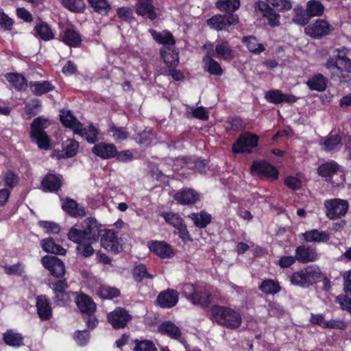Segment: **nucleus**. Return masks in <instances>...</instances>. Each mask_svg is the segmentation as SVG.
Wrapping results in <instances>:
<instances>
[{"instance_id":"nucleus-39","label":"nucleus","mask_w":351,"mask_h":351,"mask_svg":"<svg viewBox=\"0 0 351 351\" xmlns=\"http://www.w3.org/2000/svg\"><path fill=\"white\" fill-rule=\"evenodd\" d=\"M5 78L18 90H25L29 86L26 78L20 73H9L5 75Z\"/></svg>"},{"instance_id":"nucleus-21","label":"nucleus","mask_w":351,"mask_h":351,"mask_svg":"<svg viewBox=\"0 0 351 351\" xmlns=\"http://www.w3.org/2000/svg\"><path fill=\"white\" fill-rule=\"evenodd\" d=\"M36 300V307L39 318L42 321L49 320L53 316V311L49 298L46 295H40Z\"/></svg>"},{"instance_id":"nucleus-19","label":"nucleus","mask_w":351,"mask_h":351,"mask_svg":"<svg viewBox=\"0 0 351 351\" xmlns=\"http://www.w3.org/2000/svg\"><path fill=\"white\" fill-rule=\"evenodd\" d=\"M256 8L262 13L263 17L267 19L270 26L276 27L280 25V14L276 12V10L273 6L269 5V3L258 1L256 3Z\"/></svg>"},{"instance_id":"nucleus-9","label":"nucleus","mask_w":351,"mask_h":351,"mask_svg":"<svg viewBox=\"0 0 351 351\" xmlns=\"http://www.w3.org/2000/svg\"><path fill=\"white\" fill-rule=\"evenodd\" d=\"M250 169L252 174H256L262 179L276 180L279 176L278 169L264 160L254 161L251 165Z\"/></svg>"},{"instance_id":"nucleus-5","label":"nucleus","mask_w":351,"mask_h":351,"mask_svg":"<svg viewBox=\"0 0 351 351\" xmlns=\"http://www.w3.org/2000/svg\"><path fill=\"white\" fill-rule=\"evenodd\" d=\"M335 27L325 19H316L309 23L305 28L306 35L314 39H322L332 34Z\"/></svg>"},{"instance_id":"nucleus-46","label":"nucleus","mask_w":351,"mask_h":351,"mask_svg":"<svg viewBox=\"0 0 351 351\" xmlns=\"http://www.w3.org/2000/svg\"><path fill=\"white\" fill-rule=\"evenodd\" d=\"M240 5V0H217L215 3L216 8L227 14H234L239 8Z\"/></svg>"},{"instance_id":"nucleus-4","label":"nucleus","mask_w":351,"mask_h":351,"mask_svg":"<svg viewBox=\"0 0 351 351\" xmlns=\"http://www.w3.org/2000/svg\"><path fill=\"white\" fill-rule=\"evenodd\" d=\"M259 136L254 133L246 132L241 134L234 141L232 146V152L234 154H250L252 150L250 148L258 147Z\"/></svg>"},{"instance_id":"nucleus-25","label":"nucleus","mask_w":351,"mask_h":351,"mask_svg":"<svg viewBox=\"0 0 351 351\" xmlns=\"http://www.w3.org/2000/svg\"><path fill=\"white\" fill-rule=\"evenodd\" d=\"M160 53L161 58L168 69L178 66L179 64V53L174 47L173 48L169 46L163 47L161 48Z\"/></svg>"},{"instance_id":"nucleus-50","label":"nucleus","mask_w":351,"mask_h":351,"mask_svg":"<svg viewBox=\"0 0 351 351\" xmlns=\"http://www.w3.org/2000/svg\"><path fill=\"white\" fill-rule=\"evenodd\" d=\"M135 344L133 351H158L154 343L152 340L136 339L134 340Z\"/></svg>"},{"instance_id":"nucleus-14","label":"nucleus","mask_w":351,"mask_h":351,"mask_svg":"<svg viewBox=\"0 0 351 351\" xmlns=\"http://www.w3.org/2000/svg\"><path fill=\"white\" fill-rule=\"evenodd\" d=\"M100 237L101 246L107 251L117 254L122 250V245L119 241L117 234L113 230H105Z\"/></svg>"},{"instance_id":"nucleus-41","label":"nucleus","mask_w":351,"mask_h":351,"mask_svg":"<svg viewBox=\"0 0 351 351\" xmlns=\"http://www.w3.org/2000/svg\"><path fill=\"white\" fill-rule=\"evenodd\" d=\"M41 247L45 252L53 254L64 255L66 252L60 245L57 244L51 237L43 239Z\"/></svg>"},{"instance_id":"nucleus-23","label":"nucleus","mask_w":351,"mask_h":351,"mask_svg":"<svg viewBox=\"0 0 351 351\" xmlns=\"http://www.w3.org/2000/svg\"><path fill=\"white\" fill-rule=\"evenodd\" d=\"M93 154L103 160H108L115 157L117 147L113 143L100 142L94 145L91 149Z\"/></svg>"},{"instance_id":"nucleus-11","label":"nucleus","mask_w":351,"mask_h":351,"mask_svg":"<svg viewBox=\"0 0 351 351\" xmlns=\"http://www.w3.org/2000/svg\"><path fill=\"white\" fill-rule=\"evenodd\" d=\"M132 317L124 308L117 307L107 315L108 322L115 330L122 329L127 326Z\"/></svg>"},{"instance_id":"nucleus-34","label":"nucleus","mask_w":351,"mask_h":351,"mask_svg":"<svg viewBox=\"0 0 351 351\" xmlns=\"http://www.w3.org/2000/svg\"><path fill=\"white\" fill-rule=\"evenodd\" d=\"M67 235L70 241L77 245L88 241L87 232L82 228V224H75L69 229Z\"/></svg>"},{"instance_id":"nucleus-52","label":"nucleus","mask_w":351,"mask_h":351,"mask_svg":"<svg viewBox=\"0 0 351 351\" xmlns=\"http://www.w3.org/2000/svg\"><path fill=\"white\" fill-rule=\"evenodd\" d=\"M120 291L114 287H101L98 291L99 296L104 300H112L120 295Z\"/></svg>"},{"instance_id":"nucleus-57","label":"nucleus","mask_w":351,"mask_h":351,"mask_svg":"<svg viewBox=\"0 0 351 351\" xmlns=\"http://www.w3.org/2000/svg\"><path fill=\"white\" fill-rule=\"evenodd\" d=\"M268 3L278 12H285L290 10L293 6L291 0H268Z\"/></svg>"},{"instance_id":"nucleus-44","label":"nucleus","mask_w":351,"mask_h":351,"mask_svg":"<svg viewBox=\"0 0 351 351\" xmlns=\"http://www.w3.org/2000/svg\"><path fill=\"white\" fill-rule=\"evenodd\" d=\"M293 13L292 21L293 23L301 26L308 25L311 17L306 8L304 9L302 6L297 5L293 8Z\"/></svg>"},{"instance_id":"nucleus-53","label":"nucleus","mask_w":351,"mask_h":351,"mask_svg":"<svg viewBox=\"0 0 351 351\" xmlns=\"http://www.w3.org/2000/svg\"><path fill=\"white\" fill-rule=\"evenodd\" d=\"M109 132L112 133V136L117 141H124L129 136V133L125 128L117 127L114 123L110 124Z\"/></svg>"},{"instance_id":"nucleus-63","label":"nucleus","mask_w":351,"mask_h":351,"mask_svg":"<svg viewBox=\"0 0 351 351\" xmlns=\"http://www.w3.org/2000/svg\"><path fill=\"white\" fill-rule=\"evenodd\" d=\"M38 226L44 228L46 230V232L49 234H58L60 231V226L53 221H39Z\"/></svg>"},{"instance_id":"nucleus-55","label":"nucleus","mask_w":351,"mask_h":351,"mask_svg":"<svg viewBox=\"0 0 351 351\" xmlns=\"http://www.w3.org/2000/svg\"><path fill=\"white\" fill-rule=\"evenodd\" d=\"M85 134H79L80 136L84 138L86 141L90 144H95L99 141V131L98 128L90 124L88 128H86Z\"/></svg>"},{"instance_id":"nucleus-18","label":"nucleus","mask_w":351,"mask_h":351,"mask_svg":"<svg viewBox=\"0 0 351 351\" xmlns=\"http://www.w3.org/2000/svg\"><path fill=\"white\" fill-rule=\"evenodd\" d=\"M147 247L150 252L162 259L171 258L174 256L171 246L164 241H151L148 242Z\"/></svg>"},{"instance_id":"nucleus-47","label":"nucleus","mask_w":351,"mask_h":351,"mask_svg":"<svg viewBox=\"0 0 351 351\" xmlns=\"http://www.w3.org/2000/svg\"><path fill=\"white\" fill-rule=\"evenodd\" d=\"M23 337L20 333L14 332L12 330H8L3 333V340L4 343L12 347H20L23 343Z\"/></svg>"},{"instance_id":"nucleus-49","label":"nucleus","mask_w":351,"mask_h":351,"mask_svg":"<svg viewBox=\"0 0 351 351\" xmlns=\"http://www.w3.org/2000/svg\"><path fill=\"white\" fill-rule=\"evenodd\" d=\"M306 10L311 17L321 16L324 12V6L318 0H309L306 3Z\"/></svg>"},{"instance_id":"nucleus-64","label":"nucleus","mask_w":351,"mask_h":351,"mask_svg":"<svg viewBox=\"0 0 351 351\" xmlns=\"http://www.w3.org/2000/svg\"><path fill=\"white\" fill-rule=\"evenodd\" d=\"M74 339L78 346H84L89 341L90 333L87 330H77L75 332Z\"/></svg>"},{"instance_id":"nucleus-2","label":"nucleus","mask_w":351,"mask_h":351,"mask_svg":"<svg viewBox=\"0 0 351 351\" xmlns=\"http://www.w3.org/2000/svg\"><path fill=\"white\" fill-rule=\"evenodd\" d=\"M289 278L291 285L301 288H308L320 281L322 272L319 267L308 265L293 272Z\"/></svg>"},{"instance_id":"nucleus-43","label":"nucleus","mask_w":351,"mask_h":351,"mask_svg":"<svg viewBox=\"0 0 351 351\" xmlns=\"http://www.w3.org/2000/svg\"><path fill=\"white\" fill-rule=\"evenodd\" d=\"M190 218L193 221L194 225L199 228H205L211 223L212 216L206 210H202L199 213H193Z\"/></svg>"},{"instance_id":"nucleus-36","label":"nucleus","mask_w":351,"mask_h":351,"mask_svg":"<svg viewBox=\"0 0 351 351\" xmlns=\"http://www.w3.org/2000/svg\"><path fill=\"white\" fill-rule=\"evenodd\" d=\"M303 239L306 242L321 243L327 242L330 239V235L326 231H319L317 229L306 231L302 233Z\"/></svg>"},{"instance_id":"nucleus-59","label":"nucleus","mask_w":351,"mask_h":351,"mask_svg":"<svg viewBox=\"0 0 351 351\" xmlns=\"http://www.w3.org/2000/svg\"><path fill=\"white\" fill-rule=\"evenodd\" d=\"M342 138L339 134H331V133L327 136L324 142L325 149L327 151H332L335 147L341 143Z\"/></svg>"},{"instance_id":"nucleus-56","label":"nucleus","mask_w":351,"mask_h":351,"mask_svg":"<svg viewBox=\"0 0 351 351\" xmlns=\"http://www.w3.org/2000/svg\"><path fill=\"white\" fill-rule=\"evenodd\" d=\"M284 93L278 89L270 90L265 93V99L274 104H279L283 103Z\"/></svg>"},{"instance_id":"nucleus-62","label":"nucleus","mask_w":351,"mask_h":351,"mask_svg":"<svg viewBox=\"0 0 351 351\" xmlns=\"http://www.w3.org/2000/svg\"><path fill=\"white\" fill-rule=\"evenodd\" d=\"M5 273L9 276H21L25 271V266L21 263L12 265H5L4 267Z\"/></svg>"},{"instance_id":"nucleus-32","label":"nucleus","mask_w":351,"mask_h":351,"mask_svg":"<svg viewBox=\"0 0 351 351\" xmlns=\"http://www.w3.org/2000/svg\"><path fill=\"white\" fill-rule=\"evenodd\" d=\"M82 37L80 33L73 28H66L63 32L61 41L71 47H78L82 43Z\"/></svg>"},{"instance_id":"nucleus-10","label":"nucleus","mask_w":351,"mask_h":351,"mask_svg":"<svg viewBox=\"0 0 351 351\" xmlns=\"http://www.w3.org/2000/svg\"><path fill=\"white\" fill-rule=\"evenodd\" d=\"M324 206L326 209V217L330 219H336L344 216L348 210V202L346 200L335 198L326 200Z\"/></svg>"},{"instance_id":"nucleus-37","label":"nucleus","mask_w":351,"mask_h":351,"mask_svg":"<svg viewBox=\"0 0 351 351\" xmlns=\"http://www.w3.org/2000/svg\"><path fill=\"white\" fill-rule=\"evenodd\" d=\"M29 86L33 95L36 96H41L55 89V86L51 84V82L47 80L37 82L32 81L29 83Z\"/></svg>"},{"instance_id":"nucleus-51","label":"nucleus","mask_w":351,"mask_h":351,"mask_svg":"<svg viewBox=\"0 0 351 351\" xmlns=\"http://www.w3.org/2000/svg\"><path fill=\"white\" fill-rule=\"evenodd\" d=\"M133 278L136 282H141L144 278L152 279L154 276L147 271L145 264L141 263L134 267Z\"/></svg>"},{"instance_id":"nucleus-13","label":"nucleus","mask_w":351,"mask_h":351,"mask_svg":"<svg viewBox=\"0 0 351 351\" xmlns=\"http://www.w3.org/2000/svg\"><path fill=\"white\" fill-rule=\"evenodd\" d=\"M60 121L65 128L71 129L74 134H86V128H83L82 123L73 115L70 110L60 111Z\"/></svg>"},{"instance_id":"nucleus-1","label":"nucleus","mask_w":351,"mask_h":351,"mask_svg":"<svg viewBox=\"0 0 351 351\" xmlns=\"http://www.w3.org/2000/svg\"><path fill=\"white\" fill-rule=\"evenodd\" d=\"M210 319L228 329H237L242 323L241 313L229 306L213 304L210 308Z\"/></svg>"},{"instance_id":"nucleus-40","label":"nucleus","mask_w":351,"mask_h":351,"mask_svg":"<svg viewBox=\"0 0 351 351\" xmlns=\"http://www.w3.org/2000/svg\"><path fill=\"white\" fill-rule=\"evenodd\" d=\"M242 43L254 54L258 55L266 49L263 44L258 43V39L254 36H243Z\"/></svg>"},{"instance_id":"nucleus-35","label":"nucleus","mask_w":351,"mask_h":351,"mask_svg":"<svg viewBox=\"0 0 351 351\" xmlns=\"http://www.w3.org/2000/svg\"><path fill=\"white\" fill-rule=\"evenodd\" d=\"M153 38L159 44H162L164 47L169 46L174 47L176 45V39L173 34L168 30L164 31L162 33L158 32L155 29H150Z\"/></svg>"},{"instance_id":"nucleus-61","label":"nucleus","mask_w":351,"mask_h":351,"mask_svg":"<svg viewBox=\"0 0 351 351\" xmlns=\"http://www.w3.org/2000/svg\"><path fill=\"white\" fill-rule=\"evenodd\" d=\"M175 228V234H178L179 237L182 239L184 243L193 241V239L191 238V236L189 234L187 230V227L184 221L180 223L179 224H176Z\"/></svg>"},{"instance_id":"nucleus-12","label":"nucleus","mask_w":351,"mask_h":351,"mask_svg":"<svg viewBox=\"0 0 351 351\" xmlns=\"http://www.w3.org/2000/svg\"><path fill=\"white\" fill-rule=\"evenodd\" d=\"M43 267L56 278H62L65 274V266L62 260L55 256L46 255L41 258Z\"/></svg>"},{"instance_id":"nucleus-42","label":"nucleus","mask_w":351,"mask_h":351,"mask_svg":"<svg viewBox=\"0 0 351 351\" xmlns=\"http://www.w3.org/2000/svg\"><path fill=\"white\" fill-rule=\"evenodd\" d=\"M341 55L330 56L324 64V66L330 71L331 78L335 77H340V75L343 72V69L339 65V60H340Z\"/></svg>"},{"instance_id":"nucleus-6","label":"nucleus","mask_w":351,"mask_h":351,"mask_svg":"<svg viewBox=\"0 0 351 351\" xmlns=\"http://www.w3.org/2000/svg\"><path fill=\"white\" fill-rule=\"evenodd\" d=\"M239 21V19L237 14L229 13L215 14L208 19L206 22L211 29L219 32L228 30L230 26L237 24Z\"/></svg>"},{"instance_id":"nucleus-54","label":"nucleus","mask_w":351,"mask_h":351,"mask_svg":"<svg viewBox=\"0 0 351 351\" xmlns=\"http://www.w3.org/2000/svg\"><path fill=\"white\" fill-rule=\"evenodd\" d=\"M42 104L40 100L38 99H33L31 101L25 105V112L27 119H31L35 117L38 113L39 109L41 108Z\"/></svg>"},{"instance_id":"nucleus-45","label":"nucleus","mask_w":351,"mask_h":351,"mask_svg":"<svg viewBox=\"0 0 351 351\" xmlns=\"http://www.w3.org/2000/svg\"><path fill=\"white\" fill-rule=\"evenodd\" d=\"M258 289L267 295H274L281 291V287L277 280H263L258 286Z\"/></svg>"},{"instance_id":"nucleus-31","label":"nucleus","mask_w":351,"mask_h":351,"mask_svg":"<svg viewBox=\"0 0 351 351\" xmlns=\"http://www.w3.org/2000/svg\"><path fill=\"white\" fill-rule=\"evenodd\" d=\"M216 58L230 61L234 58V51L228 40H222L215 46Z\"/></svg>"},{"instance_id":"nucleus-58","label":"nucleus","mask_w":351,"mask_h":351,"mask_svg":"<svg viewBox=\"0 0 351 351\" xmlns=\"http://www.w3.org/2000/svg\"><path fill=\"white\" fill-rule=\"evenodd\" d=\"M62 4L69 10L74 12H82L84 9L83 0H62Z\"/></svg>"},{"instance_id":"nucleus-20","label":"nucleus","mask_w":351,"mask_h":351,"mask_svg":"<svg viewBox=\"0 0 351 351\" xmlns=\"http://www.w3.org/2000/svg\"><path fill=\"white\" fill-rule=\"evenodd\" d=\"M31 34L36 38L45 42L50 41L55 38V32L50 25L39 19Z\"/></svg>"},{"instance_id":"nucleus-15","label":"nucleus","mask_w":351,"mask_h":351,"mask_svg":"<svg viewBox=\"0 0 351 351\" xmlns=\"http://www.w3.org/2000/svg\"><path fill=\"white\" fill-rule=\"evenodd\" d=\"M173 199L178 204L183 206L193 205L201 199V194L193 189L183 188L176 192Z\"/></svg>"},{"instance_id":"nucleus-29","label":"nucleus","mask_w":351,"mask_h":351,"mask_svg":"<svg viewBox=\"0 0 351 351\" xmlns=\"http://www.w3.org/2000/svg\"><path fill=\"white\" fill-rule=\"evenodd\" d=\"M340 165L335 160H330L319 165L317 169V174L322 178H331L337 174Z\"/></svg>"},{"instance_id":"nucleus-26","label":"nucleus","mask_w":351,"mask_h":351,"mask_svg":"<svg viewBox=\"0 0 351 351\" xmlns=\"http://www.w3.org/2000/svg\"><path fill=\"white\" fill-rule=\"evenodd\" d=\"M41 186L45 192L55 193L62 186L61 176L47 173L41 181Z\"/></svg>"},{"instance_id":"nucleus-28","label":"nucleus","mask_w":351,"mask_h":351,"mask_svg":"<svg viewBox=\"0 0 351 351\" xmlns=\"http://www.w3.org/2000/svg\"><path fill=\"white\" fill-rule=\"evenodd\" d=\"M317 254L315 250L311 247L300 245L295 249V257L296 261L302 263L315 261L317 259Z\"/></svg>"},{"instance_id":"nucleus-24","label":"nucleus","mask_w":351,"mask_h":351,"mask_svg":"<svg viewBox=\"0 0 351 351\" xmlns=\"http://www.w3.org/2000/svg\"><path fill=\"white\" fill-rule=\"evenodd\" d=\"M136 13L138 16L147 17L151 21L157 18L152 0H138L136 5Z\"/></svg>"},{"instance_id":"nucleus-8","label":"nucleus","mask_w":351,"mask_h":351,"mask_svg":"<svg viewBox=\"0 0 351 351\" xmlns=\"http://www.w3.org/2000/svg\"><path fill=\"white\" fill-rule=\"evenodd\" d=\"M158 332L162 335H166L171 339L176 340L182 343L186 350L189 349V344L186 338L183 336L180 328L171 321H165L158 326Z\"/></svg>"},{"instance_id":"nucleus-38","label":"nucleus","mask_w":351,"mask_h":351,"mask_svg":"<svg viewBox=\"0 0 351 351\" xmlns=\"http://www.w3.org/2000/svg\"><path fill=\"white\" fill-rule=\"evenodd\" d=\"M63 150L58 152V158H69L75 156L79 149V143L73 139L66 141L62 145Z\"/></svg>"},{"instance_id":"nucleus-27","label":"nucleus","mask_w":351,"mask_h":351,"mask_svg":"<svg viewBox=\"0 0 351 351\" xmlns=\"http://www.w3.org/2000/svg\"><path fill=\"white\" fill-rule=\"evenodd\" d=\"M76 305L82 313H94L96 311V304L89 295L81 293L76 298Z\"/></svg>"},{"instance_id":"nucleus-33","label":"nucleus","mask_w":351,"mask_h":351,"mask_svg":"<svg viewBox=\"0 0 351 351\" xmlns=\"http://www.w3.org/2000/svg\"><path fill=\"white\" fill-rule=\"evenodd\" d=\"M214 53L208 52L203 58V62L205 64L206 71L210 75L220 76L223 74V70L220 64L213 59Z\"/></svg>"},{"instance_id":"nucleus-30","label":"nucleus","mask_w":351,"mask_h":351,"mask_svg":"<svg viewBox=\"0 0 351 351\" xmlns=\"http://www.w3.org/2000/svg\"><path fill=\"white\" fill-rule=\"evenodd\" d=\"M306 84L311 90L323 92L327 88L328 79L321 73H316L306 81Z\"/></svg>"},{"instance_id":"nucleus-3","label":"nucleus","mask_w":351,"mask_h":351,"mask_svg":"<svg viewBox=\"0 0 351 351\" xmlns=\"http://www.w3.org/2000/svg\"><path fill=\"white\" fill-rule=\"evenodd\" d=\"M47 119L43 116L35 118L30 125V137L36 141L38 147L40 149L47 150L50 147V139L45 131V124Z\"/></svg>"},{"instance_id":"nucleus-22","label":"nucleus","mask_w":351,"mask_h":351,"mask_svg":"<svg viewBox=\"0 0 351 351\" xmlns=\"http://www.w3.org/2000/svg\"><path fill=\"white\" fill-rule=\"evenodd\" d=\"M62 209L72 217H83L86 215V209L73 199L66 197L61 199Z\"/></svg>"},{"instance_id":"nucleus-7","label":"nucleus","mask_w":351,"mask_h":351,"mask_svg":"<svg viewBox=\"0 0 351 351\" xmlns=\"http://www.w3.org/2000/svg\"><path fill=\"white\" fill-rule=\"evenodd\" d=\"M192 290L191 293L185 295L186 298L193 304L206 308L212 302V294L206 288H197L193 285H186Z\"/></svg>"},{"instance_id":"nucleus-48","label":"nucleus","mask_w":351,"mask_h":351,"mask_svg":"<svg viewBox=\"0 0 351 351\" xmlns=\"http://www.w3.org/2000/svg\"><path fill=\"white\" fill-rule=\"evenodd\" d=\"M93 11L101 15H108L112 6L107 0H87Z\"/></svg>"},{"instance_id":"nucleus-60","label":"nucleus","mask_w":351,"mask_h":351,"mask_svg":"<svg viewBox=\"0 0 351 351\" xmlns=\"http://www.w3.org/2000/svg\"><path fill=\"white\" fill-rule=\"evenodd\" d=\"M117 15L123 21L131 23L134 19L133 10L130 7H120L117 9Z\"/></svg>"},{"instance_id":"nucleus-16","label":"nucleus","mask_w":351,"mask_h":351,"mask_svg":"<svg viewBox=\"0 0 351 351\" xmlns=\"http://www.w3.org/2000/svg\"><path fill=\"white\" fill-rule=\"evenodd\" d=\"M179 300V293L177 290L167 289L161 291L157 296L156 303L162 308H171L175 306Z\"/></svg>"},{"instance_id":"nucleus-17","label":"nucleus","mask_w":351,"mask_h":351,"mask_svg":"<svg viewBox=\"0 0 351 351\" xmlns=\"http://www.w3.org/2000/svg\"><path fill=\"white\" fill-rule=\"evenodd\" d=\"M82 224V228L87 232L88 241L90 243L97 242L103 231L101 225L98 223L95 218L92 217H87Z\"/></svg>"}]
</instances>
